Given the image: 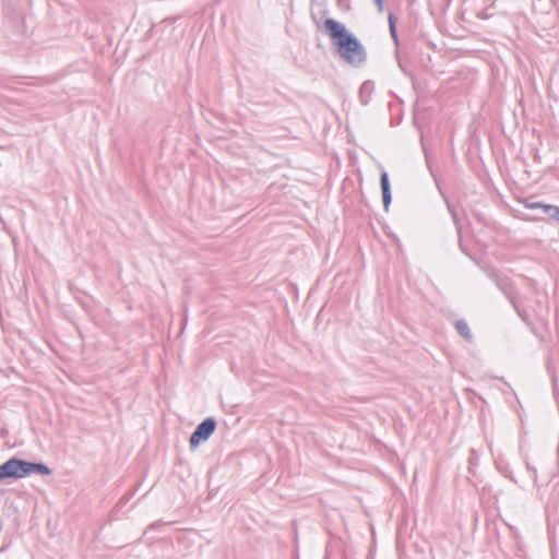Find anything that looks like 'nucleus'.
Wrapping results in <instances>:
<instances>
[{
  "label": "nucleus",
  "instance_id": "obj_17",
  "mask_svg": "<svg viewBox=\"0 0 559 559\" xmlns=\"http://www.w3.org/2000/svg\"><path fill=\"white\" fill-rule=\"evenodd\" d=\"M504 476H506V477H508L509 479H511L512 481L516 483V480H515V478H514V476H513L512 472H509V473H507V472H506V473H504Z\"/></svg>",
  "mask_w": 559,
  "mask_h": 559
},
{
  "label": "nucleus",
  "instance_id": "obj_10",
  "mask_svg": "<svg viewBox=\"0 0 559 559\" xmlns=\"http://www.w3.org/2000/svg\"><path fill=\"white\" fill-rule=\"evenodd\" d=\"M388 21H389L390 35H391L393 41L395 43V45L397 46L399 45V36H397V31H396L397 19L393 13H390L388 16Z\"/></svg>",
  "mask_w": 559,
  "mask_h": 559
},
{
  "label": "nucleus",
  "instance_id": "obj_14",
  "mask_svg": "<svg viewBox=\"0 0 559 559\" xmlns=\"http://www.w3.org/2000/svg\"><path fill=\"white\" fill-rule=\"evenodd\" d=\"M526 468L530 472L531 477L534 480V483H536L537 481V469L535 467L531 466L528 463H526Z\"/></svg>",
  "mask_w": 559,
  "mask_h": 559
},
{
  "label": "nucleus",
  "instance_id": "obj_13",
  "mask_svg": "<svg viewBox=\"0 0 559 559\" xmlns=\"http://www.w3.org/2000/svg\"><path fill=\"white\" fill-rule=\"evenodd\" d=\"M337 8L342 11H348L350 9V0H337Z\"/></svg>",
  "mask_w": 559,
  "mask_h": 559
},
{
  "label": "nucleus",
  "instance_id": "obj_16",
  "mask_svg": "<svg viewBox=\"0 0 559 559\" xmlns=\"http://www.w3.org/2000/svg\"><path fill=\"white\" fill-rule=\"evenodd\" d=\"M374 4L377 5L379 12L383 11V0H374Z\"/></svg>",
  "mask_w": 559,
  "mask_h": 559
},
{
  "label": "nucleus",
  "instance_id": "obj_8",
  "mask_svg": "<svg viewBox=\"0 0 559 559\" xmlns=\"http://www.w3.org/2000/svg\"><path fill=\"white\" fill-rule=\"evenodd\" d=\"M456 332L466 341L472 342L473 341V334L471 332V329L467 324V322L464 319H459L454 323Z\"/></svg>",
  "mask_w": 559,
  "mask_h": 559
},
{
  "label": "nucleus",
  "instance_id": "obj_18",
  "mask_svg": "<svg viewBox=\"0 0 559 559\" xmlns=\"http://www.w3.org/2000/svg\"><path fill=\"white\" fill-rule=\"evenodd\" d=\"M131 496H132V493L123 496V497L121 498L120 502H127V501H128V499H129Z\"/></svg>",
  "mask_w": 559,
  "mask_h": 559
},
{
  "label": "nucleus",
  "instance_id": "obj_7",
  "mask_svg": "<svg viewBox=\"0 0 559 559\" xmlns=\"http://www.w3.org/2000/svg\"><path fill=\"white\" fill-rule=\"evenodd\" d=\"M374 91V83L372 81H365L358 92L359 103L362 106H367L371 100V95Z\"/></svg>",
  "mask_w": 559,
  "mask_h": 559
},
{
  "label": "nucleus",
  "instance_id": "obj_11",
  "mask_svg": "<svg viewBox=\"0 0 559 559\" xmlns=\"http://www.w3.org/2000/svg\"><path fill=\"white\" fill-rule=\"evenodd\" d=\"M485 273L495 283L497 282V278L501 277V274L496 269H492V267L485 269Z\"/></svg>",
  "mask_w": 559,
  "mask_h": 559
},
{
  "label": "nucleus",
  "instance_id": "obj_1",
  "mask_svg": "<svg viewBox=\"0 0 559 559\" xmlns=\"http://www.w3.org/2000/svg\"><path fill=\"white\" fill-rule=\"evenodd\" d=\"M323 25L335 51L345 62L355 68L366 62L367 51L364 45L343 23L329 17Z\"/></svg>",
  "mask_w": 559,
  "mask_h": 559
},
{
  "label": "nucleus",
  "instance_id": "obj_6",
  "mask_svg": "<svg viewBox=\"0 0 559 559\" xmlns=\"http://www.w3.org/2000/svg\"><path fill=\"white\" fill-rule=\"evenodd\" d=\"M380 186H381V191H382L383 209L385 212H388L390 204L392 202V192H391L389 175L386 171L381 173Z\"/></svg>",
  "mask_w": 559,
  "mask_h": 559
},
{
  "label": "nucleus",
  "instance_id": "obj_15",
  "mask_svg": "<svg viewBox=\"0 0 559 559\" xmlns=\"http://www.w3.org/2000/svg\"><path fill=\"white\" fill-rule=\"evenodd\" d=\"M426 163H427V167H428V169H429V171H430L431 176L433 177L435 182H436V183H438L437 176L435 175V171H433V169H432V166H431L430 160H429V158H428V157H426ZM437 187L439 188V185H437Z\"/></svg>",
  "mask_w": 559,
  "mask_h": 559
},
{
  "label": "nucleus",
  "instance_id": "obj_5",
  "mask_svg": "<svg viewBox=\"0 0 559 559\" xmlns=\"http://www.w3.org/2000/svg\"><path fill=\"white\" fill-rule=\"evenodd\" d=\"M498 289L507 297V299L511 302L512 306H515V288L511 281L506 277L501 276L500 278H497V282L495 283Z\"/></svg>",
  "mask_w": 559,
  "mask_h": 559
},
{
  "label": "nucleus",
  "instance_id": "obj_3",
  "mask_svg": "<svg viewBox=\"0 0 559 559\" xmlns=\"http://www.w3.org/2000/svg\"><path fill=\"white\" fill-rule=\"evenodd\" d=\"M216 419L214 417H206L202 420L191 433L189 439L190 449L194 450L202 442H205L214 433L216 429Z\"/></svg>",
  "mask_w": 559,
  "mask_h": 559
},
{
  "label": "nucleus",
  "instance_id": "obj_19",
  "mask_svg": "<svg viewBox=\"0 0 559 559\" xmlns=\"http://www.w3.org/2000/svg\"><path fill=\"white\" fill-rule=\"evenodd\" d=\"M542 219H543V217H533L532 218V221H534V222H538V221H542Z\"/></svg>",
  "mask_w": 559,
  "mask_h": 559
},
{
  "label": "nucleus",
  "instance_id": "obj_4",
  "mask_svg": "<svg viewBox=\"0 0 559 559\" xmlns=\"http://www.w3.org/2000/svg\"><path fill=\"white\" fill-rule=\"evenodd\" d=\"M523 205L527 210H540L546 216L559 223V206L539 201L524 200Z\"/></svg>",
  "mask_w": 559,
  "mask_h": 559
},
{
  "label": "nucleus",
  "instance_id": "obj_9",
  "mask_svg": "<svg viewBox=\"0 0 559 559\" xmlns=\"http://www.w3.org/2000/svg\"><path fill=\"white\" fill-rule=\"evenodd\" d=\"M443 199L445 201V204H447L448 211L452 217V221L455 225L456 231L460 235L461 234V225H460L459 214H457L455 207L451 204V202L449 201V199L445 195H443Z\"/></svg>",
  "mask_w": 559,
  "mask_h": 559
},
{
  "label": "nucleus",
  "instance_id": "obj_12",
  "mask_svg": "<svg viewBox=\"0 0 559 559\" xmlns=\"http://www.w3.org/2000/svg\"><path fill=\"white\" fill-rule=\"evenodd\" d=\"M514 308V310L516 311V313L519 314V317L523 320V321H527L528 320V314L525 310L521 309L518 305V302L515 301V306H512Z\"/></svg>",
  "mask_w": 559,
  "mask_h": 559
},
{
  "label": "nucleus",
  "instance_id": "obj_2",
  "mask_svg": "<svg viewBox=\"0 0 559 559\" xmlns=\"http://www.w3.org/2000/svg\"><path fill=\"white\" fill-rule=\"evenodd\" d=\"M31 474L50 475L51 468L41 462H28L16 456L0 465V483L7 479H21Z\"/></svg>",
  "mask_w": 559,
  "mask_h": 559
}]
</instances>
